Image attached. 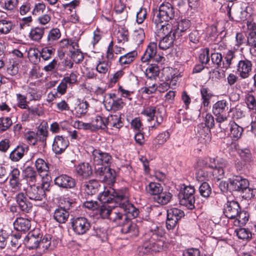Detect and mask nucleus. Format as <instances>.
Returning a JSON list of instances; mask_svg holds the SVG:
<instances>
[{
	"instance_id": "obj_63",
	"label": "nucleus",
	"mask_w": 256,
	"mask_h": 256,
	"mask_svg": "<svg viewBox=\"0 0 256 256\" xmlns=\"http://www.w3.org/2000/svg\"><path fill=\"white\" fill-rule=\"evenodd\" d=\"M198 190L200 196L205 198L210 197L212 191L210 185L207 182H202Z\"/></svg>"
},
{
	"instance_id": "obj_40",
	"label": "nucleus",
	"mask_w": 256,
	"mask_h": 256,
	"mask_svg": "<svg viewBox=\"0 0 256 256\" xmlns=\"http://www.w3.org/2000/svg\"><path fill=\"white\" fill-rule=\"evenodd\" d=\"M157 28V36L158 37L164 36H169L170 34H173L174 28L171 25L166 24L162 23L158 25H156Z\"/></svg>"
},
{
	"instance_id": "obj_52",
	"label": "nucleus",
	"mask_w": 256,
	"mask_h": 256,
	"mask_svg": "<svg viewBox=\"0 0 256 256\" xmlns=\"http://www.w3.org/2000/svg\"><path fill=\"white\" fill-rule=\"evenodd\" d=\"M35 166L40 175L46 176L49 170V164L44 159L38 158L35 162Z\"/></svg>"
},
{
	"instance_id": "obj_38",
	"label": "nucleus",
	"mask_w": 256,
	"mask_h": 256,
	"mask_svg": "<svg viewBox=\"0 0 256 256\" xmlns=\"http://www.w3.org/2000/svg\"><path fill=\"white\" fill-rule=\"evenodd\" d=\"M24 178L27 181L35 183L38 177V172L32 166H28L22 170Z\"/></svg>"
},
{
	"instance_id": "obj_53",
	"label": "nucleus",
	"mask_w": 256,
	"mask_h": 256,
	"mask_svg": "<svg viewBox=\"0 0 256 256\" xmlns=\"http://www.w3.org/2000/svg\"><path fill=\"white\" fill-rule=\"evenodd\" d=\"M56 49L52 46H46L42 48L40 51V57L42 60H49L54 54Z\"/></svg>"
},
{
	"instance_id": "obj_51",
	"label": "nucleus",
	"mask_w": 256,
	"mask_h": 256,
	"mask_svg": "<svg viewBox=\"0 0 256 256\" xmlns=\"http://www.w3.org/2000/svg\"><path fill=\"white\" fill-rule=\"evenodd\" d=\"M247 44L250 46V52L253 56L256 57V32H250L247 38Z\"/></svg>"
},
{
	"instance_id": "obj_58",
	"label": "nucleus",
	"mask_w": 256,
	"mask_h": 256,
	"mask_svg": "<svg viewBox=\"0 0 256 256\" xmlns=\"http://www.w3.org/2000/svg\"><path fill=\"white\" fill-rule=\"evenodd\" d=\"M144 87L142 88L143 93L150 94L154 93L157 90L158 87L154 81L147 80L145 82Z\"/></svg>"
},
{
	"instance_id": "obj_15",
	"label": "nucleus",
	"mask_w": 256,
	"mask_h": 256,
	"mask_svg": "<svg viewBox=\"0 0 256 256\" xmlns=\"http://www.w3.org/2000/svg\"><path fill=\"white\" fill-rule=\"evenodd\" d=\"M94 171L96 175L102 176V180L104 182L110 184L115 182V171L108 166L95 167Z\"/></svg>"
},
{
	"instance_id": "obj_16",
	"label": "nucleus",
	"mask_w": 256,
	"mask_h": 256,
	"mask_svg": "<svg viewBox=\"0 0 256 256\" xmlns=\"http://www.w3.org/2000/svg\"><path fill=\"white\" fill-rule=\"evenodd\" d=\"M236 72L242 78H246L250 74L252 70V62L245 58L240 60L237 62Z\"/></svg>"
},
{
	"instance_id": "obj_13",
	"label": "nucleus",
	"mask_w": 256,
	"mask_h": 256,
	"mask_svg": "<svg viewBox=\"0 0 256 256\" xmlns=\"http://www.w3.org/2000/svg\"><path fill=\"white\" fill-rule=\"evenodd\" d=\"M54 184L60 188L68 190L76 186V181L74 178L67 174H61L54 178Z\"/></svg>"
},
{
	"instance_id": "obj_18",
	"label": "nucleus",
	"mask_w": 256,
	"mask_h": 256,
	"mask_svg": "<svg viewBox=\"0 0 256 256\" xmlns=\"http://www.w3.org/2000/svg\"><path fill=\"white\" fill-rule=\"evenodd\" d=\"M69 144V141L66 138L62 136H56L52 145V151L56 154H61L65 152Z\"/></svg>"
},
{
	"instance_id": "obj_36",
	"label": "nucleus",
	"mask_w": 256,
	"mask_h": 256,
	"mask_svg": "<svg viewBox=\"0 0 256 256\" xmlns=\"http://www.w3.org/2000/svg\"><path fill=\"white\" fill-rule=\"evenodd\" d=\"M250 218V214L248 211L240 210L238 216L234 219V224L236 226L242 227L244 226Z\"/></svg>"
},
{
	"instance_id": "obj_46",
	"label": "nucleus",
	"mask_w": 256,
	"mask_h": 256,
	"mask_svg": "<svg viewBox=\"0 0 256 256\" xmlns=\"http://www.w3.org/2000/svg\"><path fill=\"white\" fill-rule=\"evenodd\" d=\"M170 134L168 131L160 133L153 140L152 144L156 149L163 145L170 138Z\"/></svg>"
},
{
	"instance_id": "obj_44",
	"label": "nucleus",
	"mask_w": 256,
	"mask_h": 256,
	"mask_svg": "<svg viewBox=\"0 0 256 256\" xmlns=\"http://www.w3.org/2000/svg\"><path fill=\"white\" fill-rule=\"evenodd\" d=\"M78 103L75 106L74 110L76 116L80 118L86 114L90 106L88 102L84 100L78 99Z\"/></svg>"
},
{
	"instance_id": "obj_29",
	"label": "nucleus",
	"mask_w": 256,
	"mask_h": 256,
	"mask_svg": "<svg viewBox=\"0 0 256 256\" xmlns=\"http://www.w3.org/2000/svg\"><path fill=\"white\" fill-rule=\"evenodd\" d=\"M70 212L61 207L56 208L53 213V218L59 224H64L68 220Z\"/></svg>"
},
{
	"instance_id": "obj_59",
	"label": "nucleus",
	"mask_w": 256,
	"mask_h": 256,
	"mask_svg": "<svg viewBox=\"0 0 256 256\" xmlns=\"http://www.w3.org/2000/svg\"><path fill=\"white\" fill-rule=\"evenodd\" d=\"M196 132L198 134L199 136L205 138H209L210 135V129L206 125L204 124V122L198 124L196 128Z\"/></svg>"
},
{
	"instance_id": "obj_14",
	"label": "nucleus",
	"mask_w": 256,
	"mask_h": 256,
	"mask_svg": "<svg viewBox=\"0 0 256 256\" xmlns=\"http://www.w3.org/2000/svg\"><path fill=\"white\" fill-rule=\"evenodd\" d=\"M24 244L30 250L40 247V232L39 229H34L30 232L24 238Z\"/></svg>"
},
{
	"instance_id": "obj_8",
	"label": "nucleus",
	"mask_w": 256,
	"mask_h": 256,
	"mask_svg": "<svg viewBox=\"0 0 256 256\" xmlns=\"http://www.w3.org/2000/svg\"><path fill=\"white\" fill-rule=\"evenodd\" d=\"M228 110V103L226 100L216 102L212 106V113L216 116V122L221 123L227 120Z\"/></svg>"
},
{
	"instance_id": "obj_39",
	"label": "nucleus",
	"mask_w": 256,
	"mask_h": 256,
	"mask_svg": "<svg viewBox=\"0 0 256 256\" xmlns=\"http://www.w3.org/2000/svg\"><path fill=\"white\" fill-rule=\"evenodd\" d=\"M200 94L202 100V105L204 107H208L210 104V99L214 96L212 92L208 88L202 86L200 88Z\"/></svg>"
},
{
	"instance_id": "obj_10",
	"label": "nucleus",
	"mask_w": 256,
	"mask_h": 256,
	"mask_svg": "<svg viewBox=\"0 0 256 256\" xmlns=\"http://www.w3.org/2000/svg\"><path fill=\"white\" fill-rule=\"evenodd\" d=\"M184 216V212L178 208H172L167 210L166 227L168 230L174 229L178 224V222Z\"/></svg>"
},
{
	"instance_id": "obj_41",
	"label": "nucleus",
	"mask_w": 256,
	"mask_h": 256,
	"mask_svg": "<svg viewBox=\"0 0 256 256\" xmlns=\"http://www.w3.org/2000/svg\"><path fill=\"white\" fill-rule=\"evenodd\" d=\"M146 190L148 194L155 197L164 190V188L160 183L152 182L146 186Z\"/></svg>"
},
{
	"instance_id": "obj_22",
	"label": "nucleus",
	"mask_w": 256,
	"mask_h": 256,
	"mask_svg": "<svg viewBox=\"0 0 256 256\" xmlns=\"http://www.w3.org/2000/svg\"><path fill=\"white\" fill-rule=\"evenodd\" d=\"M28 150V146L26 144H20L11 152L9 158L12 161L18 162L24 157Z\"/></svg>"
},
{
	"instance_id": "obj_32",
	"label": "nucleus",
	"mask_w": 256,
	"mask_h": 256,
	"mask_svg": "<svg viewBox=\"0 0 256 256\" xmlns=\"http://www.w3.org/2000/svg\"><path fill=\"white\" fill-rule=\"evenodd\" d=\"M159 38V48L162 50H167L172 46L174 40L176 41V36L174 34H170L169 36Z\"/></svg>"
},
{
	"instance_id": "obj_37",
	"label": "nucleus",
	"mask_w": 256,
	"mask_h": 256,
	"mask_svg": "<svg viewBox=\"0 0 256 256\" xmlns=\"http://www.w3.org/2000/svg\"><path fill=\"white\" fill-rule=\"evenodd\" d=\"M98 199L102 202L105 204L114 202V196L113 188L105 189L98 196Z\"/></svg>"
},
{
	"instance_id": "obj_25",
	"label": "nucleus",
	"mask_w": 256,
	"mask_h": 256,
	"mask_svg": "<svg viewBox=\"0 0 256 256\" xmlns=\"http://www.w3.org/2000/svg\"><path fill=\"white\" fill-rule=\"evenodd\" d=\"M128 218H135L130 216L126 212L124 214L122 212H117L116 210H113L111 214H110V220L115 223L116 225L122 226Z\"/></svg>"
},
{
	"instance_id": "obj_27",
	"label": "nucleus",
	"mask_w": 256,
	"mask_h": 256,
	"mask_svg": "<svg viewBox=\"0 0 256 256\" xmlns=\"http://www.w3.org/2000/svg\"><path fill=\"white\" fill-rule=\"evenodd\" d=\"M76 174L83 178H88L92 174V166L88 162H82L76 166Z\"/></svg>"
},
{
	"instance_id": "obj_4",
	"label": "nucleus",
	"mask_w": 256,
	"mask_h": 256,
	"mask_svg": "<svg viewBox=\"0 0 256 256\" xmlns=\"http://www.w3.org/2000/svg\"><path fill=\"white\" fill-rule=\"evenodd\" d=\"M152 21L156 25L159 24H166L174 18L175 10L172 4L170 2H162L158 9H153L152 11Z\"/></svg>"
},
{
	"instance_id": "obj_19",
	"label": "nucleus",
	"mask_w": 256,
	"mask_h": 256,
	"mask_svg": "<svg viewBox=\"0 0 256 256\" xmlns=\"http://www.w3.org/2000/svg\"><path fill=\"white\" fill-rule=\"evenodd\" d=\"M128 218L122 226L120 232L124 234H129L130 236H137L139 233V226L136 224V220H130Z\"/></svg>"
},
{
	"instance_id": "obj_47",
	"label": "nucleus",
	"mask_w": 256,
	"mask_h": 256,
	"mask_svg": "<svg viewBox=\"0 0 256 256\" xmlns=\"http://www.w3.org/2000/svg\"><path fill=\"white\" fill-rule=\"evenodd\" d=\"M44 32V27H34L31 29L29 33L30 38L35 42H40L42 40Z\"/></svg>"
},
{
	"instance_id": "obj_49",
	"label": "nucleus",
	"mask_w": 256,
	"mask_h": 256,
	"mask_svg": "<svg viewBox=\"0 0 256 256\" xmlns=\"http://www.w3.org/2000/svg\"><path fill=\"white\" fill-rule=\"evenodd\" d=\"M14 22L6 18L0 20V34H9L11 30L14 28Z\"/></svg>"
},
{
	"instance_id": "obj_35",
	"label": "nucleus",
	"mask_w": 256,
	"mask_h": 256,
	"mask_svg": "<svg viewBox=\"0 0 256 256\" xmlns=\"http://www.w3.org/2000/svg\"><path fill=\"white\" fill-rule=\"evenodd\" d=\"M137 56L136 50L130 52L120 56L118 62L120 66L126 67L134 60Z\"/></svg>"
},
{
	"instance_id": "obj_9",
	"label": "nucleus",
	"mask_w": 256,
	"mask_h": 256,
	"mask_svg": "<svg viewBox=\"0 0 256 256\" xmlns=\"http://www.w3.org/2000/svg\"><path fill=\"white\" fill-rule=\"evenodd\" d=\"M91 161L94 168L108 166L112 163V156L108 152H104L99 149H94L92 151Z\"/></svg>"
},
{
	"instance_id": "obj_21",
	"label": "nucleus",
	"mask_w": 256,
	"mask_h": 256,
	"mask_svg": "<svg viewBox=\"0 0 256 256\" xmlns=\"http://www.w3.org/2000/svg\"><path fill=\"white\" fill-rule=\"evenodd\" d=\"M162 108H158L154 106H150L144 108L141 112V114L148 118L149 122L154 120L156 116L162 115L164 113L162 112Z\"/></svg>"
},
{
	"instance_id": "obj_20",
	"label": "nucleus",
	"mask_w": 256,
	"mask_h": 256,
	"mask_svg": "<svg viewBox=\"0 0 256 256\" xmlns=\"http://www.w3.org/2000/svg\"><path fill=\"white\" fill-rule=\"evenodd\" d=\"M178 78V75L176 74L172 70L170 74L165 78L166 82L160 84L158 86H157V90L160 92H164L170 88V86H176Z\"/></svg>"
},
{
	"instance_id": "obj_5",
	"label": "nucleus",
	"mask_w": 256,
	"mask_h": 256,
	"mask_svg": "<svg viewBox=\"0 0 256 256\" xmlns=\"http://www.w3.org/2000/svg\"><path fill=\"white\" fill-rule=\"evenodd\" d=\"M194 192L195 189L194 186L184 184V187L181 188L178 194L180 204L189 210L194 209L195 208Z\"/></svg>"
},
{
	"instance_id": "obj_3",
	"label": "nucleus",
	"mask_w": 256,
	"mask_h": 256,
	"mask_svg": "<svg viewBox=\"0 0 256 256\" xmlns=\"http://www.w3.org/2000/svg\"><path fill=\"white\" fill-rule=\"evenodd\" d=\"M114 203L119 205L128 216L136 218L139 214V210L129 202L130 192L128 187L124 186L118 189H114Z\"/></svg>"
},
{
	"instance_id": "obj_50",
	"label": "nucleus",
	"mask_w": 256,
	"mask_h": 256,
	"mask_svg": "<svg viewBox=\"0 0 256 256\" xmlns=\"http://www.w3.org/2000/svg\"><path fill=\"white\" fill-rule=\"evenodd\" d=\"M111 60H99L96 68V72L101 76L106 75L110 68Z\"/></svg>"
},
{
	"instance_id": "obj_31",
	"label": "nucleus",
	"mask_w": 256,
	"mask_h": 256,
	"mask_svg": "<svg viewBox=\"0 0 256 256\" xmlns=\"http://www.w3.org/2000/svg\"><path fill=\"white\" fill-rule=\"evenodd\" d=\"M236 236L239 239L242 240L250 242L254 238V234L248 228H240L234 230Z\"/></svg>"
},
{
	"instance_id": "obj_60",
	"label": "nucleus",
	"mask_w": 256,
	"mask_h": 256,
	"mask_svg": "<svg viewBox=\"0 0 256 256\" xmlns=\"http://www.w3.org/2000/svg\"><path fill=\"white\" fill-rule=\"evenodd\" d=\"M60 204L61 205L60 207L68 211L74 208L76 205L75 200L69 197L61 198L60 200Z\"/></svg>"
},
{
	"instance_id": "obj_61",
	"label": "nucleus",
	"mask_w": 256,
	"mask_h": 256,
	"mask_svg": "<svg viewBox=\"0 0 256 256\" xmlns=\"http://www.w3.org/2000/svg\"><path fill=\"white\" fill-rule=\"evenodd\" d=\"M230 112H232V118L238 120L244 118L246 116L245 108L242 106L237 105L234 108L230 109Z\"/></svg>"
},
{
	"instance_id": "obj_64",
	"label": "nucleus",
	"mask_w": 256,
	"mask_h": 256,
	"mask_svg": "<svg viewBox=\"0 0 256 256\" xmlns=\"http://www.w3.org/2000/svg\"><path fill=\"white\" fill-rule=\"evenodd\" d=\"M246 103L250 110L256 112V99L252 94L248 93L246 95Z\"/></svg>"
},
{
	"instance_id": "obj_54",
	"label": "nucleus",
	"mask_w": 256,
	"mask_h": 256,
	"mask_svg": "<svg viewBox=\"0 0 256 256\" xmlns=\"http://www.w3.org/2000/svg\"><path fill=\"white\" fill-rule=\"evenodd\" d=\"M18 62L16 58H11L6 63V72L10 76L16 75L18 72Z\"/></svg>"
},
{
	"instance_id": "obj_12",
	"label": "nucleus",
	"mask_w": 256,
	"mask_h": 256,
	"mask_svg": "<svg viewBox=\"0 0 256 256\" xmlns=\"http://www.w3.org/2000/svg\"><path fill=\"white\" fill-rule=\"evenodd\" d=\"M164 57L157 54V45L156 42H150L144 54L141 58L142 62H146L152 60L158 62L162 61Z\"/></svg>"
},
{
	"instance_id": "obj_30",
	"label": "nucleus",
	"mask_w": 256,
	"mask_h": 256,
	"mask_svg": "<svg viewBox=\"0 0 256 256\" xmlns=\"http://www.w3.org/2000/svg\"><path fill=\"white\" fill-rule=\"evenodd\" d=\"M190 22L188 19H182L173 26L174 33L178 37L181 36V33L186 32L190 26Z\"/></svg>"
},
{
	"instance_id": "obj_34",
	"label": "nucleus",
	"mask_w": 256,
	"mask_h": 256,
	"mask_svg": "<svg viewBox=\"0 0 256 256\" xmlns=\"http://www.w3.org/2000/svg\"><path fill=\"white\" fill-rule=\"evenodd\" d=\"M107 118L96 115L92 120V130H105L107 128Z\"/></svg>"
},
{
	"instance_id": "obj_33",
	"label": "nucleus",
	"mask_w": 256,
	"mask_h": 256,
	"mask_svg": "<svg viewBox=\"0 0 256 256\" xmlns=\"http://www.w3.org/2000/svg\"><path fill=\"white\" fill-rule=\"evenodd\" d=\"M98 186L99 184L98 181L92 180L84 182L82 188L86 194L88 196H92L98 192Z\"/></svg>"
},
{
	"instance_id": "obj_57",
	"label": "nucleus",
	"mask_w": 256,
	"mask_h": 256,
	"mask_svg": "<svg viewBox=\"0 0 256 256\" xmlns=\"http://www.w3.org/2000/svg\"><path fill=\"white\" fill-rule=\"evenodd\" d=\"M145 33L142 28H138L134 30L132 34V40L136 44L140 46L142 44L145 39Z\"/></svg>"
},
{
	"instance_id": "obj_7",
	"label": "nucleus",
	"mask_w": 256,
	"mask_h": 256,
	"mask_svg": "<svg viewBox=\"0 0 256 256\" xmlns=\"http://www.w3.org/2000/svg\"><path fill=\"white\" fill-rule=\"evenodd\" d=\"M70 224L74 232L78 236L86 234L91 227L90 220L84 216H78L72 218Z\"/></svg>"
},
{
	"instance_id": "obj_45",
	"label": "nucleus",
	"mask_w": 256,
	"mask_h": 256,
	"mask_svg": "<svg viewBox=\"0 0 256 256\" xmlns=\"http://www.w3.org/2000/svg\"><path fill=\"white\" fill-rule=\"evenodd\" d=\"M92 234L96 236L101 242H106L108 238L106 229L98 225H94L93 226Z\"/></svg>"
},
{
	"instance_id": "obj_55",
	"label": "nucleus",
	"mask_w": 256,
	"mask_h": 256,
	"mask_svg": "<svg viewBox=\"0 0 256 256\" xmlns=\"http://www.w3.org/2000/svg\"><path fill=\"white\" fill-rule=\"evenodd\" d=\"M28 54L29 60L34 64H37L41 61L40 51L37 48H30Z\"/></svg>"
},
{
	"instance_id": "obj_24",
	"label": "nucleus",
	"mask_w": 256,
	"mask_h": 256,
	"mask_svg": "<svg viewBox=\"0 0 256 256\" xmlns=\"http://www.w3.org/2000/svg\"><path fill=\"white\" fill-rule=\"evenodd\" d=\"M201 36L198 31L193 30L185 37L186 42L188 43L189 46L192 50L198 48Z\"/></svg>"
},
{
	"instance_id": "obj_17",
	"label": "nucleus",
	"mask_w": 256,
	"mask_h": 256,
	"mask_svg": "<svg viewBox=\"0 0 256 256\" xmlns=\"http://www.w3.org/2000/svg\"><path fill=\"white\" fill-rule=\"evenodd\" d=\"M241 207L236 200L228 201L224 205L223 212L228 218L234 219L240 212Z\"/></svg>"
},
{
	"instance_id": "obj_28",
	"label": "nucleus",
	"mask_w": 256,
	"mask_h": 256,
	"mask_svg": "<svg viewBox=\"0 0 256 256\" xmlns=\"http://www.w3.org/2000/svg\"><path fill=\"white\" fill-rule=\"evenodd\" d=\"M107 128L112 130L119 129L122 127L124 123L120 114L110 115L107 117Z\"/></svg>"
},
{
	"instance_id": "obj_2",
	"label": "nucleus",
	"mask_w": 256,
	"mask_h": 256,
	"mask_svg": "<svg viewBox=\"0 0 256 256\" xmlns=\"http://www.w3.org/2000/svg\"><path fill=\"white\" fill-rule=\"evenodd\" d=\"M164 234L161 226L151 228L144 236L142 245L138 248L139 254L154 255L163 251L167 246Z\"/></svg>"
},
{
	"instance_id": "obj_1",
	"label": "nucleus",
	"mask_w": 256,
	"mask_h": 256,
	"mask_svg": "<svg viewBox=\"0 0 256 256\" xmlns=\"http://www.w3.org/2000/svg\"><path fill=\"white\" fill-rule=\"evenodd\" d=\"M226 161L220 158L206 157L199 158L195 166L196 178L200 182H206L212 176L220 180L224 177Z\"/></svg>"
},
{
	"instance_id": "obj_23",
	"label": "nucleus",
	"mask_w": 256,
	"mask_h": 256,
	"mask_svg": "<svg viewBox=\"0 0 256 256\" xmlns=\"http://www.w3.org/2000/svg\"><path fill=\"white\" fill-rule=\"evenodd\" d=\"M13 225L16 230L24 233L30 229L31 222L28 218L18 217L14 221Z\"/></svg>"
},
{
	"instance_id": "obj_62",
	"label": "nucleus",
	"mask_w": 256,
	"mask_h": 256,
	"mask_svg": "<svg viewBox=\"0 0 256 256\" xmlns=\"http://www.w3.org/2000/svg\"><path fill=\"white\" fill-rule=\"evenodd\" d=\"M238 154L240 158L246 163H250L253 161V157L251 152L248 148L240 149Z\"/></svg>"
},
{
	"instance_id": "obj_11",
	"label": "nucleus",
	"mask_w": 256,
	"mask_h": 256,
	"mask_svg": "<svg viewBox=\"0 0 256 256\" xmlns=\"http://www.w3.org/2000/svg\"><path fill=\"white\" fill-rule=\"evenodd\" d=\"M230 182V191L244 192L249 187V182L240 176H234L228 178Z\"/></svg>"
},
{
	"instance_id": "obj_43",
	"label": "nucleus",
	"mask_w": 256,
	"mask_h": 256,
	"mask_svg": "<svg viewBox=\"0 0 256 256\" xmlns=\"http://www.w3.org/2000/svg\"><path fill=\"white\" fill-rule=\"evenodd\" d=\"M160 68L156 64H152L146 69L145 75L147 80L154 81L158 76Z\"/></svg>"
},
{
	"instance_id": "obj_56",
	"label": "nucleus",
	"mask_w": 256,
	"mask_h": 256,
	"mask_svg": "<svg viewBox=\"0 0 256 256\" xmlns=\"http://www.w3.org/2000/svg\"><path fill=\"white\" fill-rule=\"evenodd\" d=\"M61 36L60 30L58 28H53L50 30L47 36V42L50 45L53 44Z\"/></svg>"
},
{
	"instance_id": "obj_6",
	"label": "nucleus",
	"mask_w": 256,
	"mask_h": 256,
	"mask_svg": "<svg viewBox=\"0 0 256 256\" xmlns=\"http://www.w3.org/2000/svg\"><path fill=\"white\" fill-rule=\"evenodd\" d=\"M50 184L48 182H42L40 185H30L26 190V196L34 201H42L46 196L45 192L50 190Z\"/></svg>"
},
{
	"instance_id": "obj_48",
	"label": "nucleus",
	"mask_w": 256,
	"mask_h": 256,
	"mask_svg": "<svg viewBox=\"0 0 256 256\" xmlns=\"http://www.w3.org/2000/svg\"><path fill=\"white\" fill-rule=\"evenodd\" d=\"M244 129L235 122L230 124V137L234 140H238L242 136Z\"/></svg>"
},
{
	"instance_id": "obj_42",
	"label": "nucleus",
	"mask_w": 256,
	"mask_h": 256,
	"mask_svg": "<svg viewBox=\"0 0 256 256\" xmlns=\"http://www.w3.org/2000/svg\"><path fill=\"white\" fill-rule=\"evenodd\" d=\"M172 198V194L166 190H162L155 197H153L154 201L160 205H165L169 202Z\"/></svg>"
},
{
	"instance_id": "obj_26",
	"label": "nucleus",
	"mask_w": 256,
	"mask_h": 256,
	"mask_svg": "<svg viewBox=\"0 0 256 256\" xmlns=\"http://www.w3.org/2000/svg\"><path fill=\"white\" fill-rule=\"evenodd\" d=\"M239 59V56L234 51L228 50L224 55L222 68L228 69L230 65L236 64Z\"/></svg>"
}]
</instances>
